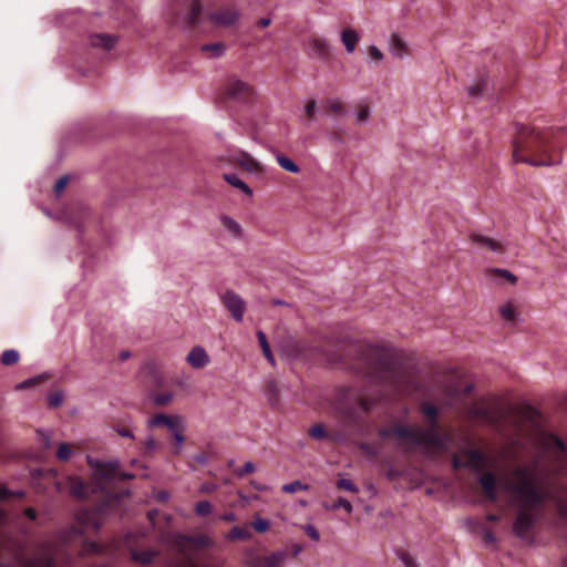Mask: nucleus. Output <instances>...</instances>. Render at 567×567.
<instances>
[{
  "instance_id": "1",
  "label": "nucleus",
  "mask_w": 567,
  "mask_h": 567,
  "mask_svg": "<svg viewBox=\"0 0 567 567\" xmlns=\"http://www.w3.org/2000/svg\"><path fill=\"white\" fill-rule=\"evenodd\" d=\"M347 354L353 359L352 368L368 383L382 386L393 399L413 394L426 398L420 404V413L429 425H437V404L441 408L461 404L470 420L492 425L501 422L509 425H545L551 422L545 412L530 404L513 403L495 394L481 395L467 402L473 384L461 386L460 381L450 374H435L422 381L415 367L401 361L398 352L389 347L355 341L348 346ZM379 400L390 402L392 398L382 396Z\"/></svg>"
},
{
  "instance_id": "2",
  "label": "nucleus",
  "mask_w": 567,
  "mask_h": 567,
  "mask_svg": "<svg viewBox=\"0 0 567 567\" xmlns=\"http://www.w3.org/2000/svg\"><path fill=\"white\" fill-rule=\"evenodd\" d=\"M513 140L514 163H525L530 166H553L560 164L561 148L565 144L566 131L559 128H537L516 124Z\"/></svg>"
},
{
  "instance_id": "3",
  "label": "nucleus",
  "mask_w": 567,
  "mask_h": 567,
  "mask_svg": "<svg viewBox=\"0 0 567 567\" xmlns=\"http://www.w3.org/2000/svg\"><path fill=\"white\" fill-rule=\"evenodd\" d=\"M515 477L516 481L507 485V488L515 494L518 505L513 532L516 536L524 538L536 524L547 493L527 468L518 467L515 471Z\"/></svg>"
},
{
  "instance_id": "4",
  "label": "nucleus",
  "mask_w": 567,
  "mask_h": 567,
  "mask_svg": "<svg viewBox=\"0 0 567 567\" xmlns=\"http://www.w3.org/2000/svg\"><path fill=\"white\" fill-rule=\"evenodd\" d=\"M440 427H380L379 435L384 439L395 435L408 441L412 447L422 449L429 454H443L451 450L453 437L437 431Z\"/></svg>"
},
{
  "instance_id": "5",
  "label": "nucleus",
  "mask_w": 567,
  "mask_h": 567,
  "mask_svg": "<svg viewBox=\"0 0 567 567\" xmlns=\"http://www.w3.org/2000/svg\"><path fill=\"white\" fill-rule=\"evenodd\" d=\"M375 404L377 400H370L364 390L353 386L340 389L333 402L336 411L352 421L367 414Z\"/></svg>"
},
{
  "instance_id": "6",
  "label": "nucleus",
  "mask_w": 567,
  "mask_h": 567,
  "mask_svg": "<svg viewBox=\"0 0 567 567\" xmlns=\"http://www.w3.org/2000/svg\"><path fill=\"white\" fill-rule=\"evenodd\" d=\"M331 427H309V436L313 440H329L336 444L358 446L368 457H375L380 453V445L377 442L352 441L344 432H332Z\"/></svg>"
},
{
  "instance_id": "7",
  "label": "nucleus",
  "mask_w": 567,
  "mask_h": 567,
  "mask_svg": "<svg viewBox=\"0 0 567 567\" xmlns=\"http://www.w3.org/2000/svg\"><path fill=\"white\" fill-rule=\"evenodd\" d=\"M220 298L223 305L230 312L233 319L237 322H241L246 309V302L244 299L233 290H227Z\"/></svg>"
},
{
  "instance_id": "8",
  "label": "nucleus",
  "mask_w": 567,
  "mask_h": 567,
  "mask_svg": "<svg viewBox=\"0 0 567 567\" xmlns=\"http://www.w3.org/2000/svg\"><path fill=\"white\" fill-rule=\"evenodd\" d=\"M89 464L95 470V473L103 480H113L116 477L121 478H133L131 474H121L117 462H93L89 458Z\"/></svg>"
},
{
  "instance_id": "9",
  "label": "nucleus",
  "mask_w": 567,
  "mask_h": 567,
  "mask_svg": "<svg viewBox=\"0 0 567 567\" xmlns=\"http://www.w3.org/2000/svg\"><path fill=\"white\" fill-rule=\"evenodd\" d=\"M287 558V550L272 551L257 557L255 560V567H281Z\"/></svg>"
},
{
  "instance_id": "10",
  "label": "nucleus",
  "mask_w": 567,
  "mask_h": 567,
  "mask_svg": "<svg viewBox=\"0 0 567 567\" xmlns=\"http://www.w3.org/2000/svg\"><path fill=\"white\" fill-rule=\"evenodd\" d=\"M240 17L238 10L235 9H224L217 12H213L209 14V20L216 25L220 27H230L235 24Z\"/></svg>"
},
{
  "instance_id": "11",
  "label": "nucleus",
  "mask_w": 567,
  "mask_h": 567,
  "mask_svg": "<svg viewBox=\"0 0 567 567\" xmlns=\"http://www.w3.org/2000/svg\"><path fill=\"white\" fill-rule=\"evenodd\" d=\"M480 484L487 499L493 503L498 499L497 480L495 474L491 472L483 473L480 477Z\"/></svg>"
},
{
  "instance_id": "12",
  "label": "nucleus",
  "mask_w": 567,
  "mask_h": 567,
  "mask_svg": "<svg viewBox=\"0 0 567 567\" xmlns=\"http://www.w3.org/2000/svg\"><path fill=\"white\" fill-rule=\"evenodd\" d=\"M310 55L322 61L330 59L331 47L326 39L313 38L309 40Z\"/></svg>"
},
{
  "instance_id": "13",
  "label": "nucleus",
  "mask_w": 567,
  "mask_h": 567,
  "mask_svg": "<svg viewBox=\"0 0 567 567\" xmlns=\"http://www.w3.org/2000/svg\"><path fill=\"white\" fill-rule=\"evenodd\" d=\"M235 162L245 168L246 171L252 174H262L264 167L262 165L254 158L249 153L245 151H239L238 155L235 157Z\"/></svg>"
},
{
  "instance_id": "14",
  "label": "nucleus",
  "mask_w": 567,
  "mask_h": 567,
  "mask_svg": "<svg viewBox=\"0 0 567 567\" xmlns=\"http://www.w3.org/2000/svg\"><path fill=\"white\" fill-rule=\"evenodd\" d=\"M470 241L481 249H487L489 251L494 252H501L502 251V244L491 237L483 236L477 233H472L470 235Z\"/></svg>"
},
{
  "instance_id": "15",
  "label": "nucleus",
  "mask_w": 567,
  "mask_h": 567,
  "mask_svg": "<svg viewBox=\"0 0 567 567\" xmlns=\"http://www.w3.org/2000/svg\"><path fill=\"white\" fill-rule=\"evenodd\" d=\"M466 466L474 471H482L486 466V455L481 450L467 449L464 451Z\"/></svg>"
},
{
  "instance_id": "16",
  "label": "nucleus",
  "mask_w": 567,
  "mask_h": 567,
  "mask_svg": "<svg viewBox=\"0 0 567 567\" xmlns=\"http://www.w3.org/2000/svg\"><path fill=\"white\" fill-rule=\"evenodd\" d=\"M187 362L195 369H202L209 363V357L204 348L194 347L186 358Z\"/></svg>"
},
{
  "instance_id": "17",
  "label": "nucleus",
  "mask_w": 567,
  "mask_h": 567,
  "mask_svg": "<svg viewBox=\"0 0 567 567\" xmlns=\"http://www.w3.org/2000/svg\"><path fill=\"white\" fill-rule=\"evenodd\" d=\"M226 92L231 99H244L250 94L251 87L240 80H231L227 85Z\"/></svg>"
},
{
  "instance_id": "18",
  "label": "nucleus",
  "mask_w": 567,
  "mask_h": 567,
  "mask_svg": "<svg viewBox=\"0 0 567 567\" xmlns=\"http://www.w3.org/2000/svg\"><path fill=\"white\" fill-rule=\"evenodd\" d=\"M117 42V38L111 34L97 33L90 35V44L94 48L111 50Z\"/></svg>"
},
{
  "instance_id": "19",
  "label": "nucleus",
  "mask_w": 567,
  "mask_h": 567,
  "mask_svg": "<svg viewBox=\"0 0 567 567\" xmlns=\"http://www.w3.org/2000/svg\"><path fill=\"white\" fill-rule=\"evenodd\" d=\"M389 49L390 52L396 58H403L408 54V44L398 33L391 34L389 40Z\"/></svg>"
},
{
  "instance_id": "20",
  "label": "nucleus",
  "mask_w": 567,
  "mask_h": 567,
  "mask_svg": "<svg viewBox=\"0 0 567 567\" xmlns=\"http://www.w3.org/2000/svg\"><path fill=\"white\" fill-rule=\"evenodd\" d=\"M156 556H157V551L154 549H151V548L143 549V550H137V549L131 550L132 560H134L141 565L151 564Z\"/></svg>"
},
{
  "instance_id": "21",
  "label": "nucleus",
  "mask_w": 567,
  "mask_h": 567,
  "mask_svg": "<svg viewBox=\"0 0 567 567\" xmlns=\"http://www.w3.org/2000/svg\"><path fill=\"white\" fill-rule=\"evenodd\" d=\"M181 419L178 416H168L163 413L151 416L146 425H181Z\"/></svg>"
},
{
  "instance_id": "22",
  "label": "nucleus",
  "mask_w": 567,
  "mask_h": 567,
  "mask_svg": "<svg viewBox=\"0 0 567 567\" xmlns=\"http://www.w3.org/2000/svg\"><path fill=\"white\" fill-rule=\"evenodd\" d=\"M69 489L72 496L78 498H85L87 486L86 484L79 477H70L69 478Z\"/></svg>"
},
{
  "instance_id": "23",
  "label": "nucleus",
  "mask_w": 567,
  "mask_h": 567,
  "mask_svg": "<svg viewBox=\"0 0 567 567\" xmlns=\"http://www.w3.org/2000/svg\"><path fill=\"white\" fill-rule=\"evenodd\" d=\"M341 41L348 53H352L359 41V34L353 29H346L341 34Z\"/></svg>"
},
{
  "instance_id": "24",
  "label": "nucleus",
  "mask_w": 567,
  "mask_h": 567,
  "mask_svg": "<svg viewBox=\"0 0 567 567\" xmlns=\"http://www.w3.org/2000/svg\"><path fill=\"white\" fill-rule=\"evenodd\" d=\"M224 179L229 184L231 185L233 187L241 190L244 194H246L247 196L251 197L252 196V190L251 188L244 182L241 181L236 174H233V173H226L224 174Z\"/></svg>"
},
{
  "instance_id": "25",
  "label": "nucleus",
  "mask_w": 567,
  "mask_h": 567,
  "mask_svg": "<svg viewBox=\"0 0 567 567\" xmlns=\"http://www.w3.org/2000/svg\"><path fill=\"white\" fill-rule=\"evenodd\" d=\"M276 159L282 169H285L289 173H293V174H297L300 172V167L292 159L287 157L286 155L281 154V153H277Z\"/></svg>"
},
{
  "instance_id": "26",
  "label": "nucleus",
  "mask_w": 567,
  "mask_h": 567,
  "mask_svg": "<svg viewBox=\"0 0 567 567\" xmlns=\"http://www.w3.org/2000/svg\"><path fill=\"white\" fill-rule=\"evenodd\" d=\"M220 221L223 226L230 231L236 237H241L243 235V228L241 226L231 217L227 215H223L220 217Z\"/></svg>"
},
{
  "instance_id": "27",
  "label": "nucleus",
  "mask_w": 567,
  "mask_h": 567,
  "mask_svg": "<svg viewBox=\"0 0 567 567\" xmlns=\"http://www.w3.org/2000/svg\"><path fill=\"white\" fill-rule=\"evenodd\" d=\"M251 538V533L245 528V527H240V526H234L229 533L227 534V539L228 540H248Z\"/></svg>"
},
{
  "instance_id": "28",
  "label": "nucleus",
  "mask_w": 567,
  "mask_h": 567,
  "mask_svg": "<svg viewBox=\"0 0 567 567\" xmlns=\"http://www.w3.org/2000/svg\"><path fill=\"white\" fill-rule=\"evenodd\" d=\"M257 339H258V342L262 349V353L265 355V358L274 365L275 364V358L271 353V350H270V347L268 344V341H267V338H266V334L264 331L261 330H258L257 331Z\"/></svg>"
},
{
  "instance_id": "29",
  "label": "nucleus",
  "mask_w": 567,
  "mask_h": 567,
  "mask_svg": "<svg viewBox=\"0 0 567 567\" xmlns=\"http://www.w3.org/2000/svg\"><path fill=\"white\" fill-rule=\"evenodd\" d=\"M203 52H209L213 58H219L225 53V45L221 42L207 43L202 45Z\"/></svg>"
},
{
  "instance_id": "30",
  "label": "nucleus",
  "mask_w": 567,
  "mask_h": 567,
  "mask_svg": "<svg viewBox=\"0 0 567 567\" xmlns=\"http://www.w3.org/2000/svg\"><path fill=\"white\" fill-rule=\"evenodd\" d=\"M19 359L20 353L14 349H9L2 352L0 360L3 365H13L18 363Z\"/></svg>"
},
{
  "instance_id": "31",
  "label": "nucleus",
  "mask_w": 567,
  "mask_h": 567,
  "mask_svg": "<svg viewBox=\"0 0 567 567\" xmlns=\"http://www.w3.org/2000/svg\"><path fill=\"white\" fill-rule=\"evenodd\" d=\"M499 313L505 321L514 322L517 319V312L512 303H505L499 308Z\"/></svg>"
},
{
  "instance_id": "32",
  "label": "nucleus",
  "mask_w": 567,
  "mask_h": 567,
  "mask_svg": "<svg viewBox=\"0 0 567 567\" xmlns=\"http://www.w3.org/2000/svg\"><path fill=\"white\" fill-rule=\"evenodd\" d=\"M323 507L326 509H328V511H336L338 508H343L348 514L352 513V505H351V503L348 499L343 498V497L338 498V501L334 502L331 505L323 504Z\"/></svg>"
},
{
  "instance_id": "33",
  "label": "nucleus",
  "mask_w": 567,
  "mask_h": 567,
  "mask_svg": "<svg viewBox=\"0 0 567 567\" xmlns=\"http://www.w3.org/2000/svg\"><path fill=\"white\" fill-rule=\"evenodd\" d=\"M202 14V4L199 0H194L192 2V8L188 14L189 24L195 25L199 21V17Z\"/></svg>"
},
{
  "instance_id": "34",
  "label": "nucleus",
  "mask_w": 567,
  "mask_h": 567,
  "mask_svg": "<svg viewBox=\"0 0 567 567\" xmlns=\"http://www.w3.org/2000/svg\"><path fill=\"white\" fill-rule=\"evenodd\" d=\"M278 393H279V390H278V385H277V382L275 380H269L267 382V398H268V401L271 405H275L277 404L278 402Z\"/></svg>"
},
{
  "instance_id": "35",
  "label": "nucleus",
  "mask_w": 567,
  "mask_h": 567,
  "mask_svg": "<svg viewBox=\"0 0 567 567\" xmlns=\"http://www.w3.org/2000/svg\"><path fill=\"white\" fill-rule=\"evenodd\" d=\"M281 489L285 493L292 494L300 491H308L309 486L307 484L301 483L300 481H293L291 483L282 485Z\"/></svg>"
},
{
  "instance_id": "36",
  "label": "nucleus",
  "mask_w": 567,
  "mask_h": 567,
  "mask_svg": "<svg viewBox=\"0 0 567 567\" xmlns=\"http://www.w3.org/2000/svg\"><path fill=\"white\" fill-rule=\"evenodd\" d=\"M251 527L257 533L262 534V533H266L270 528V523L267 519H264V518L259 517L258 515H256L254 517V520L251 522Z\"/></svg>"
},
{
  "instance_id": "37",
  "label": "nucleus",
  "mask_w": 567,
  "mask_h": 567,
  "mask_svg": "<svg viewBox=\"0 0 567 567\" xmlns=\"http://www.w3.org/2000/svg\"><path fill=\"white\" fill-rule=\"evenodd\" d=\"M336 486H337L338 489L347 491V492H350V493H358L359 492L358 486L352 481H350L348 478H339L336 482Z\"/></svg>"
},
{
  "instance_id": "38",
  "label": "nucleus",
  "mask_w": 567,
  "mask_h": 567,
  "mask_svg": "<svg viewBox=\"0 0 567 567\" xmlns=\"http://www.w3.org/2000/svg\"><path fill=\"white\" fill-rule=\"evenodd\" d=\"M491 274L498 276L502 279H506L512 285H515L517 282V277L512 274L511 271L502 268H493L489 270Z\"/></svg>"
},
{
  "instance_id": "39",
  "label": "nucleus",
  "mask_w": 567,
  "mask_h": 567,
  "mask_svg": "<svg viewBox=\"0 0 567 567\" xmlns=\"http://www.w3.org/2000/svg\"><path fill=\"white\" fill-rule=\"evenodd\" d=\"M487 86V80L485 79H482L480 82H477L476 84L470 86L467 89V93L468 95L473 96V97H477V96H481L485 90V87Z\"/></svg>"
},
{
  "instance_id": "40",
  "label": "nucleus",
  "mask_w": 567,
  "mask_h": 567,
  "mask_svg": "<svg viewBox=\"0 0 567 567\" xmlns=\"http://www.w3.org/2000/svg\"><path fill=\"white\" fill-rule=\"evenodd\" d=\"M63 400L64 393L63 391L59 390L49 394L48 404L50 408H59L63 403Z\"/></svg>"
},
{
  "instance_id": "41",
  "label": "nucleus",
  "mask_w": 567,
  "mask_h": 567,
  "mask_svg": "<svg viewBox=\"0 0 567 567\" xmlns=\"http://www.w3.org/2000/svg\"><path fill=\"white\" fill-rule=\"evenodd\" d=\"M71 445L68 444V443H61L59 445V449L56 451V457L59 461L61 462H66L69 461L70 456H71Z\"/></svg>"
},
{
  "instance_id": "42",
  "label": "nucleus",
  "mask_w": 567,
  "mask_h": 567,
  "mask_svg": "<svg viewBox=\"0 0 567 567\" xmlns=\"http://www.w3.org/2000/svg\"><path fill=\"white\" fill-rule=\"evenodd\" d=\"M195 513L198 516H207L212 513V504L208 501H200L195 506Z\"/></svg>"
},
{
  "instance_id": "43",
  "label": "nucleus",
  "mask_w": 567,
  "mask_h": 567,
  "mask_svg": "<svg viewBox=\"0 0 567 567\" xmlns=\"http://www.w3.org/2000/svg\"><path fill=\"white\" fill-rule=\"evenodd\" d=\"M255 472V465L251 462H247L243 467L235 468L234 473L237 477L241 478L245 475L251 474Z\"/></svg>"
},
{
  "instance_id": "44",
  "label": "nucleus",
  "mask_w": 567,
  "mask_h": 567,
  "mask_svg": "<svg viewBox=\"0 0 567 567\" xmlns=\"http://www.w3.org/2000/svg\"><path fill=\"white\" fill-rule=\"evenodd\" d=\"M173 394L171 392L158 393L153 396V401L157 405H165L171 402Z\"/></svg>"
},
{
  "instance_id": "45",
  "label": "nucleus",
  "mask_w": 567,
  "mask_h": 567,
  "mask_svg": "<svg viewBox=\"0 0 567 567\" xmlns=\"http://www.w3.org/2000/svg\"><path fill=\"white\" fill-rule=\"evenodd\" d=\"M44 380V377L43 375H38V377H34V378H31V379H28V380H24L23 382L19 383L16 388L18 390H23V389H28L34 384H38L40 383L41 381Z\"/></svg>"
},
{
  "instance_id": "46",
  "label": "nucleus",
  "mask_w": 567,
  "mask_h": 567,
  "mask_svg": "<svg viewBox=\"0 0 567 567\" xmlns=\"http://www.w3.org/2000/svg\"><path fill=\"white\" fill-rule=\"evenodd\" d=\"M306 535L311 538L312 540L318 542L320 539V533L313 525H306L302 527Z\"/></svg>"
},
{
  "instance_id": "47",
  "label": "nucleus",
  "mask_w": 567,
  "mask_h": 567,
  "mask_svg": "<svg viewBox=\"0 0 567 567\" xmlns=\"http://www.w3.org/2000/svg\"><path fill=\"white\" fill-rule=\"evenodd\" d=\"M370 109L369 106H362L357 113H355V118H357V122L359 124L361 123H364L367 122V120L369 118L370 116Z\"/></svg>"
},
{
  "instance_id": "48",
  "label": "nucleus",
  "mask_w": 567,
  "mask_h": 567,
  "mask_svg": "<svg viewBox=\"0 0 567 567\" xmlns=\"http://www.w3.org/2000/svg\"><path fill=\"white\" fill-rule=\"evenodd\" d=\"M69 183V176L68 175H64V176H61L55 185H54V193L56 196H60L61 193L63 192V189L65 188L66 184Z\"/></svg>"
},
{
  "instance_id": "49",
  "label": "nucleus",
  "mask_w": 567,
  "mask_h": 567,
  "mask_svg": "<svg viewBox=\"0 0 567 567\" xmlns=\"http://www.w3.org/2000/svg\"><path fill=\"white\" fill-rule=\"evenodd\" d=\"M400 559L402 560L405 567H416L415 559L405 551H402L400 554Z\"/></svg>"
},
{
  "instance_id": "50",
  "label": "nucleus",
  "mask_w": 567,
  "mask_h": 567,
  "mask_svg": "<svg viewBox=\"0 0 567 567\" xmlns=\"http://www.w3.org/2000/svg\"><path fill=\"white\" fill-rule=\"evenodd\" d=\"M16 496H23V492H17L14 493ZM11 496H13V493L9 491L7 487L0 485V501L8 499Z\"/></svg>"
},
{
  "instance_id": "51",
  "label": "nucleus",
  "mask_w": 567,
  "mask_h": 567,
  "mask_svg": "<svg viewBox=\"0 0 567 567\" xmlns=\"http://www.w3.org/2000/svg\"><path fill=\"white\" fill-rule=\"evenodd\" d=\"M369 54L373 60L379 61V62L384 59L382 51L375 45H371L369 48Z\"/></svg>"
},
{
  "instance_id": "52",
  "label": "nucleus",
  "mask_w": 567,
  "mask_h": 567,
  "mask_svg": "<svg viewBox=\"0 0 567 567\" xmlns=\"http://www.w3.org/2000/svg\"><path fill=\"white\" fill-rule=\"evenodd\" d=\"M329 110L336 114H342L343 113V106L339 101L330 100L328 101Z\"/></svg>"
},
{
  "instance_id": "53",
  "label": "nucleus",
  "mask_w": 567,
  "mask_h": 567,
  "mask_svg": "<svg viewBox=\"0 0 567 567\" xmlns=\"http://www.w3.org/2000/svg\"><path fill=\"white\" fill-rule=\"evenodd\" d=\"M551 442L554 444V446L563 454H565L567 452V447H566V444L564 443V441L561 439H559L558 436H551Z\"/></svg>"
},
{
  "instance_id": "54",
  "label": "nucleus",
  "mask_w": 567,
  "mask_h": 567,
  "mask_svg": "<svg viewBox=\"0 0 567 567\" xmlns=\"http://www.w3.org/2000/svg\"><path fill=\"white\" fill-rule=\"evenodd\" d=\"M452 466L454 470L467 467L466 461L460 457L457 454H454L452 457Z\"/></svg>"
},
{
  "instance_id": "55",
  "label": "nucleus",
  "mask_w": 567,
  "mask_h": 567,
  "mask_svg": "<svg viewBox=\"0 0 567 567\" xmlns=\"http://www.w3.org/2000/svg\"><path fill=\"white\" fill-rule=\"evenodd\" d=\"M316 109H317V103L315 100L308 102L305 106V113L310 117L312 118L313 115H315V112H316Z\"/></svg>"
},
{
  "instance_id": "56",
  "label": "nucleus",
  "mask_w": 567,
  "mask_h": 567,
  "mask_svg": "<svg viewBox=\"0 0 567 567\" xmlns=\"http://www.w3.org/2000/svg\"><path fill=\"white\" fill-rule=\"evenodd\" d=\"M220 519L224 522L233 523L237 520V515L234 512H226L220 515Z\"/></svg>"
},
{
  "instance_id": "57",
  "label": "nucleus",
  "mask_w": 567,
  "mask_h": 567,
  "mask_svg": "<svg viewBox=\"0 0 567 567\" xmlns=\"http://www.w3.org/2000/svg\"><path fill=\"white\" fill-rule=\"evenodd\" d=\"M24 516L30 520H35L38 517V512L33 507H27L24 509Z\"/></svg>"
},
{
  "instance_id": "58",
  "label": "nucleus",
  "mask_w": 567,
  "mask_h": 567,
  "mask_svg": "<svg viewBox=\"0 0 567 567\" xmlns=\"http://www.w3.org/2000/svg\"><path fill=\"white\" fill-rule=\"evenodd\" d=\"M558 511L561 517L567 518V499L558 503Z\"/></svg>"
},
{
  "instance_id": "59",
  "label": "nucleus",
  "mask_w": 567,
  "mask_h": 567,
  "mask_svg": "<svg viewBox=\"0 0 567 567\" xmlns=\"http://www.w3.org/2000/svg\"><path fill=\"white\" fill-rule=\"evenodd\" d=\"M484 540L487 544L494 543L495 542V536H494L493 532L486 530L484 533Z\"/></svg>"
},
{
  "instance_id": "60",
  "label": "nucleus",
  "mask_w": 567,
  "mask_h": 567,
  "mask_svg": "<svg viewBox=\"0 0 567 567\" xmlns=\"http://www.w3.org/2000/svg\"><path fill=\"white\" fill-rule=\"evenodd\" d=\"M486 520H487V522H489V523H497V522H499V520H501V515H498V514H493V513L487 514V515H486Z\"/></svg>"
},
{
  "instance_id": "61",
  "label": "nucleus",
  "mask_w": 567,
  "mask_h": 567,
  "mask_svg": "<svg viewBox=\"0 0 567 567\" xmlns=\"http://www.w3.org/2000/svg\"><path fill=\"white\" fill-rule=\"evenodd\" d=\"M196 543L200 546H207L209 544V538L207 536L200 535L197 537Z\"/></svg>"
},
{
  "instance_id": "62",
  "label": "nucleus",
  "mask_w": 567,
  "mask_h": 567,
  "mask_svg": "<svg viewBox=\"0 0 567 567\" xmlns=\"http://www.w3.org/2000/svg\"><path fill=\"white\" fill-rule=\"evenodd\" d=\"M270 23H271V19L270 18H261L258 21V25L261 27V28H266V27L270 25Z\"/></svg>"
},
{
  "instance_id": "63",
  "label": "nucleus",
  "mask_w": 567,
  "mask_h": 567,
  "mask_svg": "<svg viewBox=\"0 0 567 567\" xmlns=\"http://www.w3.org/2000/svg\"><path fill=\"white\" fill-rule=\"evenodd\" d=\"M118 434H120L121 436L132 437V433H131V431H130V429H128V427H120V430H118Z\"/></svg>"
},
{
  "instance_id": "64",
  "label": "nucleus",
  "mask_w": 567,
  "mask_h": 567,
  "mask_svg": "<svg viewBox=\"0 0 567 567\" xmlns=\"http://www.w3.org/2000/svg\"><path fill=\"white\" fill-rule=\"evenodd\" d=\"M559 410L567 413V396L559 403Z\"/></svg>"
}]
</instances>
